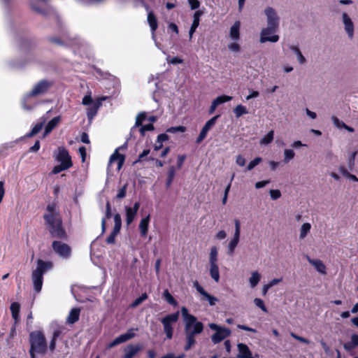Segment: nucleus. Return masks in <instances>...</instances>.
<instances>
[{"mask_svg": "<svg viewBox=\"0 0 358 358\" xmlns=\"http://www.w3.org/2000/svg\"><path fill=\"white\" fill-rule=\"evenodd\" d=\"M145 118H146L145 113H144V112L140 113L136 118L135 126L136 127H141L143 125V122L145 120Z\"/></svg>", "mask_w": 358, "mask_h": 358, "instance_id": "nucleus-50", "label": "nucleus"}, {"mask_svg": "<svg viewBox=\"0 0 358 358\" xmlns=\"http://www.w3.org/2000/svg\"><path fill=\"white\" fill-rule=\"evenodd\" d=\"M261 275L257 271H255L252 273L251 277L250 278V283L252 287H255L260 281Z\"/></svg>", "mask_w": 358, "mask_h": 358, "instance_id": "nucleus-40", "label": "nucleus"}, {"mask_svg": "<svg viewBox=\"0 0 358 358\" xmlns=\"http://www.w3.org/2000/svg\"><path fill=\"white\" fill-rule=\"evenodd\" d=\"M290 336L294 338V339L303 343H305V344H309L310 343V341L306 338H303V337H301L300 336H298L296 335V334L293 333V332H291L290 333Z\"/></svg>", "mask_w": 358, "mask_h": 358, "instance_id": "nucleus-57", "label": "nucleus"}, {"mask_svg": "<svg viewBox=\"0 0 358 358\" xmlns=\"http://www.w3.org/2000/svg\"><path fill=\"white\" fill-rule=\"evenodd\" d=\"M239 240L232 238L228 245V253L232 255L234 252L235 248L238 245Z\"/></svg>", "mask_w": 358, "mask_h": 358, "instance_id": "nucleus-49", "label": "nucleus"}, {"mask_svg": "<svg viewBox=\"0 0 358 358\" xmlns=\"http://www.w3.org/2000/svg\"><path fill=\"white\" fill-rule=\"evenodd\" d=\"M80 310V308H73L67 317V322L69 324H74L79 320Z\"/></svg>", "mask_w": 358, "mask_h": 358, "instance_id": "nucleus-22", "label": "nucleus"}, {"mask_svg": "<svg viewBox=\"0 0 358 358\" xmlns=\"http://www.w3.org/2000/svg\"><path fill=\"white\" fill-rule=\"evenodd\" d=\"M148 297L146 293H143L139 297L136 298L130 305L131 308H136L143 303Z\"/></svg>", "mask_w": 358, "mask_h": 358, "instance_id": "nucleus-42", "label": "nucleus"}, {"mask_svg": "<svg viewBox=\"0 0 358 358\" xmlns=\"http://www.w3.org/2000/svg\"><path fill=\"white\" fill-rule=\"evenodd\" d=\"M179 312L169 314L161 319V322L163 325L164 332L166 334V338L169 340L172 339L173 336L174 329L173 324L176 323L179 319Z\"/></svg>", "mask_w": 358, "mask_h": 358, "instance_id": "nucleus-4", "label": "nucleus"}, {"mask_svg": "<svg viewBox=\"0 0 358 358\" xmlns=\"http://www.w3.org/2000/svg\"><path fill=\"white\" fill-rule=\"evenodd\" d=\"M95 101H93L92 96L90 94L85 95L83 100L82 103L85 106H90L92 105Z\"/></svg>", "mask_w": 358, "mask_h": 358, "instance_id": "nucleus-58", "label": "nucleus"}, {"mask_svg": "<svg viewBox=\"0 0 358 358\" xmlns=\"http://www.w3.org/2000/svg\"><path fill=\"white\" fill-rule=\"evenodd\" d=\"M169 140V136L166 134H161L158 135L157 141L155 144V150H159L163 146V143Z\"/></svg>", "mask_w": 358, "mask_h": 358, "instance_id": "nucleus-30", "label": "nucleus"}, {"mask_svg": "<svg viewBox=\"0 0 358 358\" xmlns=\"http://www.w3.org/2000/svg\"><path fill=\"white\" fill-rule=\"evenodd\" d=\"M60 160V164L56 165L52 169L51 173L52 174H57L60 172L65 171L73 166L71 158H57Z\"/></svg>", "mask_w": 358, "mask_h": 358, "instance_id": "nucleus-11", "label": "nucleus"}, {"mask_svg": "<svg viewBox=\"0 0 358 358\" xmlns=\"http://www.w3.org/2000/svg\"><path fill=\"white\" fill-rule=\"evenodd\" d=\"M290 49L292 50V52L296 54V57H297V59L299 62L300 64H304L306 62V58L303 57V55H302L300 49L299 48V47L297 46H295V45H291L290 46Z\"/></svg>", "mask_w": 358, "mask_h": 358, "instance_id": "nucleus-39", "label": "nucleus"}, {"mask_svg": "<svg viewBox=\"0 0 358 358\" xmlns=\"http://www.w3.org/2000/svg\"><path fill=\"white\" fill-rule=\"evenodd\" d=\"M234 113L235 114L236 117L238 118L245 114H248V111L245 106L239 104L235 107L234 109Z\"/></svg>", "mask_w": 358, "mask_h": 358, "instance_id": "nucleus-36", "label": "nucleus"}, {"mask_svg": "<svg viewBox=\"0 0 358 358\" xmlns=\"http://www.w3.org/2000/svg\"><path fill=\"white\" fill-rule=\"evenodd\" d=\"M53 84L52 81L45 79L41 80L34 86L29 93L27 94V97L31 98L45 94L52 87Z\"/></svg>", "mask_w": 358, "mask_h": 358, "instance_id": "nucleus-5", "label": "nucleus"}, {"mask_svg": "<svg viewBox=\"0 0 358 358\" xmlns=\"http://www.w3.org/2000/svg\"><path fill=\"white\" fill-rule=\"evenodd\" d=\"M203 14V12L201 10H197L194 12L193 15V22L192 25L198 27L200 22V17Z\"/></svg>", "mask_w": 358, "mask_h": 358, "instance_id": "nucleus-44", "label": "nucleus"}, {"mask_svg": "<svg viewBox=\"0 0 358 358\" xmlns=\"http://www.w3.org/2000/svg\"><path fill=\"white\" fill-rule=\"evenodd\" d=\"M269 193L273 200H276L281 196V192L279 189H271Z\"/></svg>", "mask_w": 358, "mask_h": 358, "instance_id": "nucleus-59", "label": "nucleus"}, {"mask_svg": "<svg viewBox=\"0 0 358 358\" xmlns=\"http://www.w3.org/2000/svg\"><path fill=\"white\" fill-rule=\"evenodd\" d=\"M56 157H70L68 150L64 147L58 148V153Z\"/></svg>", "mask_w": 358, "mask_h": 358, "instance_id": "nucleus-60", "label": "nucleus"}, {"mask_svg": "<svg viewBox=\"0 0 358 358\" xmlns=\"http://www.w3.org/2000/svg\"><path fill=\"white\" fill-rule=\"evenodd\" d=\"M61 334L62 331L59 329H55L53 331L52 337L49 345V349L52 352H53L55 350L57 339L61 335Z\"/></svg>", "mask_w": 358, "mask_h": 358, "instance_id": "nucleus-33", "label": "nucleus"}, {"mask_svg": "<svg viewBox=\"0 0 358 358\" xmlns=\"http://www.w3.org/2000/svg\"><path fill=\"white\" fill-rule=\"evenodd\" d=\"M31 358H36L35 354L45 355L48 349L45 336L41 331H33L29 334Z\"/></svg>", "mask_w": 358, "mask_h": 358, "instance_id": "nucleus-3", "label": "nucleus"}, {"mask_svg": "<svg viewBox=\"0 0 358 358\" xmlns=\"http://www.w3.org/2000/svg\"><path fill=\"white\" fill-rule=\"evenodd\" d=\"M43 218L50 236L57 239L52 243L53 251L60 257L69 259L72 252L71 246L59 241H67L69 236L63 226L62 218L56 203L52 202L47 205Z\"/></svg>", "mask_w": 358, "mask_h": 358, "instance_id": "nucleus-1", "label": "nucleus"}, {"mask_svg": "<svg viewBox=\"0 0 358 358\" xmlns=\"http://www.w3.org/2000/svg\"><path fill=\"white\" fill-rule=\"evenodd\" d=\"M186 131V127L184 126H177V127H171L166 129V132L168 133H176V132H185Z\"/></svg>", "mask_w": 358, "mask_h": 358, "instance_id": "nucleus-51", "label": "nucleus"}, {"mask_svg": "<svg viewBox=\"0 0 358 358\" xmlns=\"http://www.w3.org/2000/svg\"><path fill=\"white\" fill-rule=\"evenodd\" d=\"M31 280L34 291L36 293H39L41 291L43 286V275L33 271L31 273Z\"/></svg>", "mask_w": 358, "mask_h": 358, "instance_id": "nucleus-14", "label": "nucleus"}, {"mask_svg": "<svg viewBox=\"0 0 358 358\" xmlns=\"http://www.w3.org/2000/svg\"><path fill=\"white\" fill-rule=\"evenodd\" d=\"M194 287L196 289V291L202 296L206 291L203 288V287L199 283L197 280H195L193 283Z\"/></svg>", "mask_w": 358, "mask_h": 358, "instance_id": "nucleus-61", "label": "nucleus"}, {"mask_svg": "<svg viewBox=\"0 0 358 358\" xmlns=\"http://www.w3.org/2000/svg\"><path fill=\"white\" fill-rule=\"evenodd\" d=\"M231 334V330L227 327H222L211 336L212 342L217 344L224 340Z\"/></svg>", "mask_w": 358, "mask_h": 358, "instance_id": "nucleus-10", "label": "nucleus"}, {"mask_svg": "<svg viewBox=\"0 0 358 358\" xmlns=\"http://www.w3.org/2000/svg\"><path fill=\"white\" fill-rule=\"evenodd\" d=\"M112 217L111 205L110 201H107L106 204L105 216L101 220V234L106 232V220Z\"/></svg>", "mask_w": 358, "mask_h": 358, "instance_id": "nucleus-19", "label": "nucleus"}, {"mask_svg": "<svg viewBox=\"0 0 358 358\" xmlns=\"http://www.w3.org/2000/svg\"><path fill=\"white\" fill-rule=\"evenodd\" d=\"M59 122H60L59 116L55 117L52 120H50L48 122V123L47 124V125L45 126V133L48 134V133L51 132L57 127V125L59 123Z\"/></svg>", "mask_w": 358, "mask_h": 358, "instance_id": "nucleus-26", "label": "nucleus"}, {"mask_svg": "<svg viewBox=\"0 0 358 358\" xmlns=\"http://www.w3.org/2000/svg\"><path fill=\"white\" fill-rule=\"evenodd\" d=\"M237 346L238 350V358H254L252 352L246 344L238 343Z\"/></svg>", "mask_w": 358, "mask_h": 358, "instance_id": "nucleus-18", "label": "nucleus"}, {"mask_svg": "<svg viewBox=\"0 0 358 358\" xmlns=\"http://www.w3.org/2000/svg\"><path fill=\"white\" fill-rule=\"evenodd\" d=\"M163 298L171 305L176 306L178 305L177 301L171 294L168 289H165L163 292Z\"/></svg>", "mask_w": 358, "mask_h": 358, "instance_id": "nucleus-37", "label": "nucleus"}, {"mask_svg": "<svg viewBox=\"0 0 358 358\" xmlns=\"http://www.w3.org/2000/svg\"><path fill=\"white\" fill-rule=\"evenodd\" d=\"M105 99L104 97L99 98L87 108V117L90 122L96 115L99 108L102 104V101Z\"/></svg>", "mask_w": 358, "mask_h": 358, "instance_id": "nucleus-9", "label": "nucleus"}, {"mask_svg": "<svg viewBox=\"0 0 358 358\" xmlns=\"http://www.w3.org/2000/svg\"><path fill=\"white\" fill-rule=\"evenodd\" d=\"M234 173L232 174L231 180H230V182H229V184L225 187L224 193V196H223L222 201V203L224 205L226 204V203H227V197H228V194H229V192L230 190L231 185V181L234 180Z\"/></svg>", "mask_w": 358, "mask_h": 358, "instance_id": "nucleus-48", "label": "nucleus"}, {"mask_svg": "<svg viewBox=\"0 0 358 358\" xmlns=\"http://www.w3.org/2000/svg\"><path fill=\"white\" fill-rule=\"evenodd\" d=\"M219 117H220L219 115H215L206 122V124L201 129L199 135L198 136V137L196 138V142L197 143H200L201 141H203L206 138L208 132L215 124L216 121Z\"/></svg>", "mask_w": 358, "mask_h": 358, "instance_id": "nucleus-8", "label": "nucleus"}, {"mask_svg": "<svg viewBox=\"0 0 358 358\" xmlns=\"http://www.w3.org/2000/svg\"><path fill=\"white\" fill-rule=\"evenodd\" d=\"M12 317L15 320V322H17L20 319V305L18 302H13L11 303L10 307Z\"/></svg>", "mask_w": 358, "mask_h": 358, "instance_id": "nucleus-25", "label": "nucleus"}, {"mask_svg": "<svg viewBox=\"0 0 358 358\" xmlns=\"http://www.w3.org/2000/svg\"><path fill=\"white\" fill-rule=\"evenodd\" d=\"M155 127L154 125L152 123H149L145 125H142L140 128V133L141 136L145 135V132L148 131H152L154 130Z\"/></svg>", "mask_w": 358, "mask_h": 358, "instance_id": "nucleus-54", "label": "nucleus"}, {"mask_svg": "<svg viewBox=\"0 0 358 358\" xmlns=\"http://www.w3.org/2000/svg\"><path fill=\"white\" fill-rule=\"evenodd\" d=\"M201 300L208 301L210 306H214L215 303L218 301V299L215 296L210 295L207 292L202 295Z\"/></svg>", "mask_w": 358, "mask_h": 358, "instance_id": "nucleus-41", "label": "nucleus"}, {"mask_svg": "<svg viewBox=\"0 0 358 358\" xmlns=\"http://www.w3.org/2000/svg\"><path fill=\"white\" fill-rule=\"evenodd\" d=\"M127 145L128 143L126 141L123 145L117 148L110 157H125V153L123 152L127 149Z\"/></svg>", "mask_w": 358, "mask_h": 358, "instance_id": "nucleus-34", "label": "nucleus"}, {"mask_svg": "<svg viewBox=\"0 0 358 358\" xmlns=\"http://www.w3.org/2000/svg\"><path fill=\"white\" fill-rule=\"evenodd\" d=\"M36 45V41L34 38H22L20 41V47L22 49L28 50Z\"/></svg>", "mask_w": 358, "mask_h": 358, "instance_id": "nucleus-28", "label": "nucleus"}, {"mask_svg": "<svg viewBox=\"0 0 358 358\" xmlns=\"http://www.w3.org/2000/svg\"><path fill=\"white\" fill-rule=\"evenodd\" d=\"M273 139V131H269L262 140L261 143L263 144H268Z\"/></svg>", "mask_w": 358, "mask_h": 358, "instance_id": "nucleus-55", "label": "nucleus"}, {"mask_svg": "<svg viewBox=\"0 0 358 358\" xmlns=\"http://www.w3.org/2000/svg\"><path fill=\"white\" fill-rule=\"evenodd\" d=\"M311 225L310 223H303L300 229L299 238L303 239L310 232Z\"/></svg>", "mask_w": 358, "mask_h": 358, "instance_id": "nucleus-38", "label": "nucleus"}, {"mask_svg": "<svg viewBox=\"0 0 358 358\" xmlns=\"http://www.w3.org/2000/svg\"><path fill=\"white\" fill-rule=\"evenodd\" d=\"M36 268L34 271L44 275L45 272L49 270H51L53 268V263L50 261H43L41 259H38L36 262Z\"/></svg>", "mask_w": 358, "mask_h": 358, "instance_id": "nucleus-13", "label": "nucleus"}, {"mask_svg": "<svg viewBox=\"0 0 358 358\" xmlns=\"http://www.w3.org/2000/svg\"><path fill=\"white\" fill-rule=\"evenodd\" d=\"M176 171H177V169L175 166L172 165V166H169L168 171H167V178H166V188H169L171 185L173 180L174 179Z\"/></svg>", "mask_w": 358, "mask_h": 358, "instance_id": "nucleus-24", "label": "nucleus"}, {"mask_svg": "<svg viewBox=\"0 0 358 358\" xmlns=\"http://www.w3.org/2000/svg\"><path fill=\"white\" fill-rule=\"evenodd\" d=\"M277 31V29L268 27L264 28L260 34V42H277L279 40V36L274 34Z\"/></svg>", "mask_w": 358, "mask_h": 358, "instance_id": "nucleus-7", "label": "nucleus"}, {"mask_svg": "<svg viewBox=\"0 0 358 358\" xmlns=\"http://www.w3.org/2000/svg\"><path fill=\"white\" fill-rule=\"evenodd\" d=\"M217 250L216 247H212L210 252V264H217Z\"/></svg>", "mask_w": 358, "mask_h": 358, "instance_id": "nucleus-46", "label": "nucleus"}, {"mask_svg": "<svg viewBox=\"0 0 358 358\" xmlns=\"http://www.w3.org/2000/svg\"><path fill=\"white\" fill-rule=\"evenodd\" d=\"M134 329H129L125 334H121L117 338H115L110 344L109 347L113 348L115 345H117L120 343H124L133 338L135 337V334L134 333Z\"/></svg>", "mask_w": 358, "mask_h": 358, "instance_id": "nucleus-12", "label": "nucleus"}, {"mask_svg": "<svg viewBox=\"0 0 358 358\" xmlns=\"http://www.w3.org/2000/svg\"><path fill=\"white\" fill-rule=\"evenodd\" d=\"M181 313L185 324V344L183 348L185 351H188L196 343V336L203 332L204 326L194 315L189 313L185 307H182Z\"/></svg>", "mask_w": 358, "mask_h": 358, "instance_id": "nucleus-2", "label": "nucleus"}, {"mask_svg": "<svg viewBox=\"0 0 358 358\" xmlns=\"http://www.w3.org/2000/svg\"><path fill=\"white\" fill-rule=\"evenodd\" d=\"M254 303L259 308H261V310L265 313H267L268 312V310H267V308L266 307L264 303V301L261 299H259V298H255L254 299Z\"/></svg>", "mask_w": 358, "mask_h": 358, "instance_id": "nucleus-52", "label": "nucleus"}, {"mask_svg": "<svg viewBox=\"0 0 358 358\" xmlns=\"http://www.w3.org/2000/svg\"><path fill=\"white\" fill-rule=\"evenodd\" d=\"M310 262L315 266L318 272L322 274H326V266L321 260H310Z\"/></svg>", "mask_w": 358, "mask_h": 358, "instance_id": "nucleus-31", "label": "nucleus"}, {"mask_svg": "<svg viewBox=\"0 0 358 358\" xmlns=\"http://www.w3.org/2000/svg\"><path fill=\"white\" fill-rule=\"evenodd\" d=\"M48 40L52 44L57 45L59 46H65L66 43L64 39L61 37L57 36H50L48 38Z\"/></svg>", "mask_w": 358, "mask_h": 358, "instance_id": "nucleus-43", "label": "nucleus"}, {"mask_svg": "<svg viewBox=\"0 0 358 358\" xmlns=\"http://www.w3.org/2000/svg\"><path fill=\"white\" fill-rule=\"evenodd\" d=\"M240 21H236L230 28L229 36L232 40L237 41L240 38Z\"/></svg>", "mask_w": 358, "mask_h": 358, "instance_id": "nucleus-20", "label": "nucleus"}, {"mask_svg": "<svg viewBox=\"0 0 358 358\" xmlns=\"http://www.w3.org/2000/svg\"><path fill=\"white\" fill-rule=\"evenodd\" d=\"M262 158H255L254 160L251 161L249 163V164L246 167L245 171L252 170L254 167H255L257 165H258L260 163V162L262 161Z\"/></svg>", "mask_w": 358, "mask_h": 358, "instance_id": "nucleus-56", "label": "nucleus"}, {"mask_svg": "<svg viewBox=\"0 0 358 358\" xmlns=\"http://www.w3.org/2000/svg\"><path fill=\"white\" fill-rule=\"evenodd\" d=\"M125 162V158H109L108 168H112L113 165L116 164V170L119 171L122 167Z\"/></svg>", "mask_w": 358, "mask_h": 358, "instance_id": "nucleus-27", "label": "nucleus"}, {"mask_svg": "<svg viewBox=\"0 0 358 358\" xmlns=\"http://www.w3.org/2000/svg\"><path fill=\"white\" fill-rule=\"evenodd\" d=\"M117 236V234H113L111 232L110 235L107 237L106 242L108 244H113L115 242V237Z\"/></svg>", "mask_w": 358, "mask_h": 358, "instance_id": "nucleus-64", "label": "nucleus"}, {"mask_svg": "<svg viewBox=\"0 0 358 358\" xmlns=\"http://www.w3.org/2000/svg\"><path fill=\"white\" fill-rule=\"evenodd\" d=\"M235 231L233 238L240 240L241 234V222L238 219L234 220Z\"/></svg>", "mask_w": 358, "mask_h": 358, "instance_id": "nucleus-47", "label": "nucleus"}, {"mask_svg": "<svg viewBox=\"0 0 358 358\" xmlns=\"http://www.w3.org/2000/svg\"><path fill=\"white\" fill-rule=\"evenodd\" d=\"M343 21L345 25V29L348 37L352 38L354 36V24L348 15L345 13H343Z\"/></svg>", "mask_w": 358, "mask_h": 358, "instance_id": "nucleus-15", "label": "nucleus"}, {"mask_svg": "<svg viewBox=\"0 0 358 358\" xmlns=\"http://www.w3.org/2000/svg\"><path fill=\"white\" fill-rule=\"evenodd\" d=\"M264 13L266 15L268 27L278 30L279 28L280 18L275 9L272 7H267L264 10Z\"/></svg>", "mask_w": 358, "mask_h": 358, "instance_id": "nucleus-6", "label": "nucleus"}, {"mask_svg": "<svg viewBox=\"0 0 358 358\" xmlns=\"http://www.w3.org/2000/svg\"><path fill=\"white\" fill-rule=\"evenodd\" d=\"M210 275L211 278L216 282H219L220 273L217 264H210Z\"/></svg>", "mask_w": 358, "mask_h": 358, "instance_id": "nucleus-29", "label": "nucleus"}, {"mask_svg": "<svg viewBox=\"0 0 358 358\" xmlns=\"http://www.w3.org/2000/svg\"><path fill=\"white\" fill-rule=\"evenodd\" d=\"M43 124H44V122H38L37 123L33 128L29 132L27 133L26 135H25V137H27V138H30V137H32L34 136H35L36 134H37L38 133H39V131L42 129L43 128Z\"/></svg>", "mask_w": 358, "mask_h": 358, "instance_id": "nucleus-35", "label": "nucleus"}, {"mask_svg": "<svg viewBox=\"0 0 358 358\" xmlns=\"http://www.w3.org/2000/svg\"><path fill=\"white\" fill-rule=\"evenodd\" d=\"M188 3L192 10H196L200 6V2L199 0H188Z\"/></svg>", "mask_w": 358, "mask_h": 358, "instance_id": "nucleus-62", "label": "nucleus"}, {"mask_svg": "<svg viewBox=\"0 0 358 358\" xmlns=\"http://www.w3.org/2000/svg\"><path fill=\"white\" fill-rule=\"evenodd\" d=\"M233 99L232 96L228 95H221L217 96L213 101L217 104V106L224 103L225 102L229 101Z\"/></svg>", "mask_w": 358, "mask_h": 358, "instance_id": "nucleus-45", "label": "nucleus"}, {"mask_svg": "<svg viewBox=\"0 0 358 358\" xmlns=\"http://www.w3.org/2000/svg\"><path fill=\"white\" fill-rule=\"evenodd\" d=\"M127 183L124 184L119 190L116 195V198L122 199L125 197L127 193Z\"/></svg>", "mask_w": 358, "mask_h": 358, "instance_id": "nucleus-53", "label": "nucleus"}, {"mask_svg": "<svg viewBox=\"0 0 358 358\" xmlns=\"http://www.w3.org/2000/svg\"><path fill=\"white\" fill-rule=\"evenodd\" d=\"M126 210V222L127 225L131 224L133 221L134 220V218L137 214L136 211H134L131 209V207H125Z\"/></svg>", "mask_w": 358, "mask_h": 358, "instance_id": "nucleus-32", "label": "nucleus"}, {"mask_svg": "<svg viewBox=\"0 0 358 358\" xmlns=\"http://www.w3.org/2000/svg\"><path fill=\"white\" fill-rule=\"evenodd\" d=\"M148 22L152 34H154L158 27V22L155 15L152 10L148 14Z\"/></svg>", "mask_w": 358, "mask_h": 358, "instance_id": "nucleus-21", "label": "nucleus"}, {"mask_svg": "<svg viewBox=\"0 0 358 358\" xmlns=\"http://www.w3.org/2000/svg\"><path fill=\"white\" fill-rule=\"evenodd\" d=\"M142 350L141 345L130 344L124 348V355L123 358H133L139 351Z\"/></svg>", "mask_w": 358, "mask_h": 358, "instance_id": "nucleus-17", "label": "nucleus"}, {"mask_svg": "<svg viewBox=\"0 0 358 358\" xmlns=\"http://www.w3.org/2000/svg\"><path fill=\"white\" fill-rule=\"evenodd\" d=\"M358 346V334H352L351 341L344 343L343 348L346 351H351Z\"/></svg>", "mask_w": 358, "mask_h": 358, "instance_id": "nucleus-23", "label": "nucleus"}, {"mask_svg": "<svg viewBox=\"0 0 358 358\" xmlns=\"http://www.w3.org/2000/svg\"><path fill=\"white\" fill-rule=\"evenodd\" d=\"M150 221V215H148L146 217L141 219L139 223L140 235L143 238H145L148 233L149 224Z\"/></svg>", "mask_w": 358, "mask_h": 358, "instance_id": "nucleus-16", "label": "nucleus"}, {"mask_svg": "<svg viewBox=\"0 0 358 358\" xmlns=\"http://www.w3.org/2000/svg\"><path fill=\"white\" fill-rule=\"evenodd\" d=\"M228 48L233 52H239L241 50L240 45L236 43H231L229 44Z\"/></svg>", "mask_w": 358, "mask_h": 358, "instance_id": "nucleus-63", "label": "nucleus"}]
</instances>
